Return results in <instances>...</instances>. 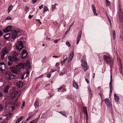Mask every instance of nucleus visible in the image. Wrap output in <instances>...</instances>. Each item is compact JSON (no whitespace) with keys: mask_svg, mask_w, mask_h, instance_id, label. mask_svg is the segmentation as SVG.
Listing matches in <instances>:
<instances>
[{"mask_svg":"<svg viewBox=\"0 0 123 123\" xmlns=\"http://www.w3.org/2000/svg\"><path fill=\"white\" fill-rule=\"evenodd\" d=\"M24 74H23L22 75V77H21V80H23L24 79Z\"/></svg>","mask_w":123,"mask_h":123,"instance_id":"obj_52","label":"nucleus"},{"mask_svg":"<svg viewBox=\"0 0 123 123\" xmlns=\"http://www.w3.org/2000/svg\"><path fill=\"white\" fill-rule=\"evenodd\" d=\"M51 76V74L50 73H49L47 74V77L50 78Z\"/></svg>","mask_w":123,"mask_h":123,"instance_id":"obj_35","label":"nucleus"},{"mask_svg":"<svg viewBox=\"0 0 123 123\" xmlns=\"http://www.w3.org/2000/svg\"><path fill=\"white\" fill-rule=\"evenodd\" d=\"M112 34L113 35L114 39L115 40L116 38V35L115 31L114 30H113L112 31Z\"/></svg>","mask_w":123,"mask_h":123,"instance_id":"obj_27","label":"nucleus"},{"mask_svg":"<svg viewBox=\"0 0 123 123\" xmlns=\"http://www.w3.org/2000/svg\"><path fill=\"white\" fill-rule=\"evenodd\" d=\"M120 37H123V33H122L120 35Z\"/></svg>","mask_w":123,"mask_h":123,"instance_id":"obj_61","label":"nucleus"},{"mask_svg":"<svg viewBox=\"0 0 123 123\" xmlns=\"http://www.w3.org/2000/svg\"><path fill=\"white\" fill-rule=\"evenodd\" d=\"M66 45L67 46H68L69 47H70L71 45L69 42H67L66 43Z\"/></svg>","mask_w":123,"mask_h":123,"instance_id":"obj_34","label":"nucleus"},{"mask_svg":"<svg viewBox=\"0 0 123 123\" xmlns=\"http://www.w3.org/2000/svg\"><path fill=\"white\" fill-rule=\"evenodd\" d=\"M73 86H74L76 89H78V86L77 84L76 83L74 80H73Z\"/></svg>","mask_w":123,"mask_h":123,"instance_id":"obj_20","label":"nucleus"},{"mask_svg":"<svg viewBox=\"0 0 123 123\" xmlns=\"http://www.w3.org/2000/svg\"><path fill=\"white\" fill-rule=\"evenodd\" d=\"M85 80L87 82V83H89V80L86 78L85 79Z\"/></svg>","mask_w":123,"mask_h":123,"instance_id":"obj_48","label":"nucleus"},{"mask_svg":"<svg viewBox=\"0 0 123 123\" xmlns=\"http://www.w3.org/2000/svg\"><path fill=\"white\" fill-rule=\"evenodd\" d=\"M24 68V64L22 63H20L16 67L12 66L10 67V69L13 73L17 74L21 69Z\"/></svg>","mask_w":123,"mask_h":123,"instance_id":"obj_3","label":"nucleus"},{"mask_svg":"<svg viewBox=\"0 0 123 123\" xmlns=\"http://www.w3.org/2000/svg\"><path fill=\"white\" fill-rule=\"evenodd\" d=\"M74 22H73L71 25H70V28L69 29V30H70L71 28V27L73 26L74 24Z\"/></svg>","mask_w":123,"mask_h":123,"instance_id":"obj_49","label":"nucleus"},{"mask_svg":"<svg viewBox=\"0 0 123 123\" xmlns=\"http://www.w3.org/2000/svg\"><path fill=\"white\" fill-rule=\"evenodd\" d=\"M111 80H110V81L109 84V87L110 88V89H113L112 86V75H111H111L110 77Z\"/></svg>","mask_w":123,"mask_h":123,"instance_id":"obj_19","label":"nucleus"},{"mask_svg":"<svg viewBox=\"0 0 123 123\" xmlns=\"http://www.w3.org/2000/svg\"><path fill=\"white\" fill-rule=\"evenodd\" d=\"M82 64V67L84 71H86L87 69V63L86 60L82 59L81 60Z\"/></svg>","mask_w":123,"mask_h":123,"instance_id":"obj_7","label":"nucleus"},{"mask_svg":"<svg viewBox=\"0 0 123 123\" xmlns=\"http://www.w3.org/2000/svg\"><path fill=\"white\" fill-rule=\"evenodd\" d=\"M3 34V32L2 31L0 30V35L1 36Z\"/></svg>","mask_w":123,"mask_h":123,"instance_id":"obj_50","label":"nucleus"},{"mask_svg":"<svg viewBox=\"0 0 123 123\" xmlns=\"http://www.w3.org/2000/svg\"><path fill=\"white\" fill-rule=\"evenodd\" d=\"M2 53L3 54V56L2 55L1 56L2 58V59L4 58V55L7 53V51L6 49L2 51Z\"/></svg>","mask_w":123,"mask_h":123,"instance_id":"obj_21","label":"nucleus"},{"mask_svg":"<svg viewBox=\"0 0 123 123\" xmlns=\"http://www.w3.org/2000/svg\"><path fill=\"white\" fill-rule=\"evenodd\" d=\"M13 7V6L12 5H11L9 7L8 10V13H9L11 10H12V8Z\"/></svg>","mask_w":123,"mask_h":123,"instance_id":"obj_25","label":"nucleus"},{"mask_svg":"<svg viewBox=\"0 0 123 123\" xmlns=\"http://www.w3.org/2000/svg\"><path fill=\"white\" fill-rule=\"evenodd\" d=\"M50 83H49L47 85H45L44 87V88L45 89H46L47 90H51V89H50V86H49L48 87V86H50Z\"/></svg>","mask_w":123,"mask_h":123,"instance_id":"obj_18","label":"nucleus"},{"mask_svg":"<svg viewBox=\"0 0 123 123\" xmlns=\"http://www.w3.org/2000/svg\"><path fill=\"white\" fill-rule=\"evenodd\" d=\"M66 73V71H64V72H62V74H65Z\"/></svg>","mask_w":123,"mask_h":123,"instance_id":"obj_63","label":"nucleus"},{"mask_svg":"<svg viewBox=\"0 0 123 123\" xmlns=\"http://www.w3.org/2000/svg\"><path fill=\"white\" fill-rule=\"evenodd\" d=\"M25 10L26 11H29V8L27 6H25Z\"/></svg>","mask_w":123,"mask_h":123,"instance_id":"obj_43","label":"nucleus"},{"mask_svg":"<svg viewBox=\"0 0 123 123\" xmlns=\"http://www.w3.org/2000/svg\"><path fill=\"white\" fill-rule=\"evenodd\" d=\"M46 39L47 40H50V38L49 37H47Z\"/></svg>","mask_w":123,"mask_h":123,"instance_id":"obj_60","label":"nucleus"},{"mask_svg":"<svg viewBox=\"0 0 123 123\" xmlns=\"http://www.w3.org/2000/svg\"><path fill=\"white\" fill-rule=\"evenodd\" d=\"M12 19V18L10 16H8V17H7V18H6V19H7V20H11Z\"/></svg>","mask_w":123,"mask_h":123,"instance_id":"obj_38","label":"nucleus"},{"mask_svg":"<svg viewBox=\"0 0 123 123\" xmlns=\"http://www.w3.org/2000/svg\"><path fill=\"white\" fill-rule=\"evenodd\" d=\"M36 21L38 22L40 24H41L42 23V22L40 21V19H36Z\"/></svg>","mask_w":123,"mask_h":123,"instance_id":"obj_41","label":"nucleus"},{"mask_svg":"<svg viewBox=\"0 0 123 123\" xmlns=\"http://www.w3.org/2000/svg\"><path fill=\"white\" fill-rule=\"evenodd\" d=\"M59 64H60L59 63H57L56 64V66L58 67V65H59Z\"/></svg>","mask_w":123,"mask_h":123,"instance_id":"obj_58","label":"nucleus"},{"mask_svg":"<svg viewBox=\"0 0 123 123\" xmlns=\"http://www.w3.org/2000/svg\"><path fill=\"white\" fill-rule=\"evenodd\" d=\"M57 5L56 3H55V5H53L52 6V9L53 10H54L55 9H56V7H55V6Z\"/></svg>","mask_w":123,"mask_h":123,"instance_id":"obj_31","label":"nucleus"},{"mask_svg":"<svg viewBox=\"0 0 123 123\" xmlns=\"http://www.w3.org/2000/svg\"><path fill=\"white\" fill-rule=\"evenodd\" d=\"M82 32L80 31L79 32L78 34L77 38V43L76 44H78L80 39L82 35Z\"/></svg>","mask_w":123,"mask_h":123,"instance_id":"obj_10","label":"nucleus"},{"mask_svg":"<svg viewBox=\"0 0 123 123\" xmlns=\"http://www.w3.org/2000/svg\"><path fill=\"white\" fill-rule=\"evenodd\" d=\"M103 59L107 64H109L110 65L113 63V62L112 61L111 58L109 55H104L103 56Z\"/></svg>","mask_w":123,"mask_h":123,"instance_id":"obj_4","label":"nucleus"},{"mask_svg":"<svg viewBox=\"0 0 123 123\" xmlns=\"http://www.w3.org/2000/svg\"><path fill=\"white\" fill-rule=\"evenodd\" d=\"M59 39H58L56 40H55L53 41L54 42V43H57L59 41Z\"/></svg>","mask_w":123,"mask_h":123,"instance_id":"obj_36","label":"nucleus"},{"mask_svg":"<svg viewBox=\"0 0 123 123\" xmlns=\"http://www.w3.org/2000/svg\"><path fill=\"white\" fill-rule=\"evenodd\" d=\"M114 98L115 100L118 101L119 99V97L116 96L115 94H114Z\"/></svg>","mask_w":123,"mask_h":123,"instance_id":"obj_28","label":"nucleus"},{"mask_svg":"<svg viewBox=\"0 0 123 123\" xmlns=\"http://www.w3.org/2000/svg\"><path fill=\"white\" fill-rule=\"evenodd\" d=\"M26 73L27 74H29V70L27 71L26 72Z\"/></svg>","mask_w":123,"mask_h":123,"instance_id":"obj_62","label":"nucleus"},{"mask_svg":"<svg viewBox=\"0 0 123 123\" xmlns=\"http://www.w3.org/2000/svg\"><path fill=\"white\" fill-rule=\"evenodd\" d=\"M24 47L23 43L21 40L18 41L16 45V49L19 51L22 49Z\"/></svg>","mask_w":123,"mask_h":123,"instance_id":"obj_5","label":"nucleus"},{"mask_svg":"<svg viewBox=\"0 0 123 123\" xmlns=\"http://www.w3.org/2000/svg\"><path fill=\"white\" fill-rule=\"evenodd\" d=\"M92 8L94 15H95L97 16L98 14L96 12L95 6L94 5L92 4Z\"/></svg>","mask_w":123,"mask_h":123,"instance_id":"obj_13","label":"nucleus"},{"mask_svg":"<svg viewBox=\"0 0 123 123\" xmlns=\"http://www.w3.org/2000/svg\"><path fill=\"white\" fill-rule=\"evenodd\" d=\"M3 96V94L2 93L0 92V97H2Z\"/></svg>","mask_w":123,"mask_h":123,"instance_id":"obj_53","label":"nucleus"},{"mask_svg":"<svg viewBox=\"0 0 123 123\" xmlns=\"http://www.w3.org/2000/svg\"><path fill=\"white\" fill-rule=\"evenodd\" d=\"M23 116H21L18 118L16 121L15 123H18L20 122L22 120Z\"/></svg>","mask_w":123,"mask_h":123,"instance_id":"obj_24","label":"nucleus"},{"mask_svg":"<svg viewBox=\"0 0 123 123\" xmlns=\"http://www.w3.org/2000/svg\"><path fill=\"white\" fill-rule=\"evenodd\" d=\"M51 72H54L55 71H56L55 69L53 70V69H51Z\"/></svg>","mask_w":123,"mask_h":123,"instance_id":"obj_51","label":"nucleus"},{"mask_svg":"<svg viewBox=\"0 0 123 123\" xmlns=\"http://www.w3.org/2000/svg\"><path fill=\"white\" fill-rule=\"evenodd\" d=\"M43 5L42 4L41 5V6H39V9H41L43 8Z\"/></svg>","mask_w":123,"mask_h":123,"instance_id":"obj_47","label":"nucleus"},{"mask_svg":"<svg viewBox=\"0 0 123 123\" xmlns=\"http://www.w3.org/2000/svg\"><path fill=\"white\" fill-rule=\"evenodd\" d=\"M3 109V107L2 105H0V111H1Z\"/></svg>","mask_w":123,"mask_h":123,"instance_id":"obj_40","label":"nucleus"},{"mask_svg":"<svg viewBox=\"0 0 123 123\" xmlns=\"http://www.w3.org/2000/svg\"><path fill=\"white\" fill-rule=\"evenodd\" d=\"M83 111L86 114H87V107H83Z\"/></svg>","mask_w":123,"mask_h":123,"instance_id":"obj_23","label":"nucleus"},{"mask_svg":"<svg viewBox=\"0 0 123 123\" xmlns=\"http://www.w3.org/2000/svg\"><path fill=\"white\" fill-rule=\"evenodd\" d=\"M105 103L108 107L110 106H111V103L109 99L108 98H106L105 100Z\"/></svg>","mask_w":123,"mask_h":123,"instance_id":"obj_11","label":"nucleus"},{"mask_svg":"<svg viewBox=\"0 0 123 123\" xmlns=\"http://www.w3.org/2000/svg\"><path fill=\"white\" fill-rule=\"evenodd\" d=\"M119 61H120V66L121 68L122 64H121V60L120 59V58H119Z\"/></svg>","mask_w":123,"mask_h":123,"instance_id":"obj_54","label":"nucleus"},{"mask_svg":"<svg viewBox=\"0 0 123 123\" xmlns=\"http://www.w3.org/2000/svg\"><path fill=\"white\" fill-rule=\"evenodd\" d=\"M74 55V53L73 52H72L69 55L68 57V62L70 61L72 59Z\"/></svg>","mask_w":123,"mask_h":123,"instance_id":"obj_14","label":"nucleus"},{"mask_svg":"<svg viewBox=\"0 0 123 123\" xmlns=\"http://www.w3.org/2000/svg\"><path fill=\"white\" fill-rule=\"evenodd\" d=\"M66 90H67L65 88H63L62 91L63 92H65V91H66Z\"/></svg>","mask_w":123,"mask_h":123,"instance_id":"obj_56","label":"nucleus"},{"mask_svg":"<svg viewBox=\"0 0 123 123\" xmlns=\"http://www.w3.org/2000/svg\"><path fill=\"white\" fill-rule=\"evenodd\" d=\"M30 117H29L26 119V121L27 122L30 119Z\"/></svg>","mask_w":123,"mask_h":123,"instance_id":"obj_64","label":"nucleus"},{"mask_svg":"<svg viewBox=\"0 0 123 123\" xmlns=\"http://www.w3.org/2000/svg\"><path fill=\"white\" fill-rule=\"evenodd\" d=\"M12 27L9 26L7 27L3 31L5 32H8L10 31H12Z\"/></svg>","mask_w":123,"mask_h":123,"instance_id":"obj_12","label":"nucleus"},{"mask_svg":"<svg viewBox=\"0 0 123 123\" xmlns=\"http://www.w3.org/2000/svg\"><path fill=\"white\" fill-rule=\"evenodd\" d=\"M11 55H12L9 56L8 57L9 61L8 62L7 64L10 66H12L13 62H17L19 60L17 57L18 54L16 51L13 52Z\"/></svg>","mask_w":123,"mask_h":123,"instance_id":"obj_2","label":"nucleus"},{"mask_svg":"<svg viewBox=\"0 0 123 123\" xmlns=\"http://www.w3.org/2000/svg\"><path fill=\"white\" fill-rule=\"evenodd\" d=\"M5 74L6 78L9 80H10L12 79H14V76H15V75L12 74L9 71H6Z\"/></svg>","mask_w":123,"mask_h":123,"instance_id":"obj_6","label":"nucleus"},{"mask_svg":"<svg viewBox=\"0 0 123 123\" xmlns=\"http://www.w3.org/2000/svg\"><path fill=\"white\" fill-rule=\"evenodd\" d=\"M62 115L65 116L66 117H67V116L66 115L65 112L64 111L62 112Z\"/></svg>","mask_w":123,"mask_h":123,"instance_id":"obj_33","label":"nucleus"},{"mask_svg":"<svg viewBox=\"0 0 123 123\" xmlns=\"http://www.w3.org/2000/svg\"><path fill=\"white\" fill-rule=\"evenodd\" d=\"M58 91L60 92L61 91V90H62V86H61L58 89Z\"/></svg>","mask_w":123,"mask_h":123,"instance_id":"obj_46","label":"nucleus"},{"mask_svg":"<svg viewBox=\"0 0 123 123\" xmlns=\"http://www.w3.org/2000/svg\"><path fill=\"white\" fill-rule=\"evenodd\" d=\"M120 40L122 42H123V37H121V38H120Z\"/></svg>","mask_w":123,"mask_h":123,"instance_id":"obj_59","label":"nucleus"},{"mask_svg":"<svg viewBox=\"0 0 123 123\" xmlns=\"http://www.w3.org/2000/svg\"><path fill=\"white\" fill-rule=\"evenodd\" d=\"M118 14L120 18L122 21H123V14L121 6L120 5L118 6Z\"/></svg>","mask_w":123,"mask_h":123,"instance_id":"obj_8","label":"nucleus"},{"mask_svg":"<svg viewBox=\"0 0 123 123\" xmlns=\"http://www.w3.org/2000/svg\"><path fill=\"white\" fill-rule=\"evenodd\" d=\"M11 114L10 113V114L8 115V116L6 118V120H9L11 117Z\"/></svg>","mask_w":123,"mask_h":123,"instance_id":"obj_29","label":"nucleus"},{"mask_svg":"<svg viewBox=\"0 0 123 123\" xmlns=\"http://www.w3.org/2000/svg\"><path fill=\"white\" fill-rule=\"evenodd\" d=\"M38 119L37 118L35 119L32 121H30L29 123H37L38 122Z\"/></svg>","mask_w":123,"mask_h":123,"instance_id":"obj_22","label":"nucleus"},{"mask_svg":"<svg viewBox=\"0 0 123 123\" xmlns=\"http://www.w3.org/2000/svg\"><path fill=\"white\" fill-rule=\"evenodd\" d=\"M33 16V15H29V16L28 18L29 19H31L32 18Z\"/></svg>","mask_w":123,"mask_h":123,"instance_id":"obj_44","label":"nucleus"},{"mask_svg":"<svg viewBox=\"0 0 123 123\" xmlns=\"http://www.w3.org/2000/svg\"><path fill=\"white\" fill-rule=\"evenodd\" d=\"M10 86L9 85H7L4 88V92L6 93H8V90Z\"/></svg>","mask_w":123,"mask_h":123,"instance_id":"obj_17","label":"nucleus"},{"mask_svg":"<svg viewBox=\"0 0 123 123\" xmlns=\"http://www.w3.org/2000/svg\"><path fill=\"white\" fill-rule=\"evenodd\" d=\"M5 68V66L4 63L1 62L0 64V69L2 70H4Z\"/></svg>","mask_w":123,"mask_h":123,"instance_id":"obj_15","label":"nucleus"},{"mask_svg":"<svg viewBox=\"0 0 123 123\" xmlns=\"http://www.w3.org/2000/svg\"><path fill=\"white\" fill-rule=\"evenodd\" d=\"M67 58H68L67 57H66L65 59H64L63 60V63H64L67 60Z\"/></svg>","mask_w":123,"mask_h":123,"instance_id":"obj_39","label":"nucleus"},{"mask_svg":"<svg viewBox=\"0 0 123 123\" xmlns=\"http://www.w3.org/2000/svg\"><path fill=\"white\" fill-rule=\"evenodd\" d=\"M23 84V83L21 80H19L17 83V85L19 88L22 87Z\"/></svg>","mask_w":123,"mask_h":123,"instance_id":"obj_16","label":"nucleus"},{"mask_svg":"<svg viewBox=\"0 0 123 123\" xmlns=\"http://www.w3.org/2000/svg\"><path fill=\"white\" fill-rule=\"evenodd\" d=\"M21 33L19 30H14L11 31V35L7 34L4 35V39L6 40L9 41L11 37L14 39L16 37H18L19 35H21Z\"/></svg>","mask_w":123,"mask_h":123,"instance_id":"obj_1","label":"nucleus"},{"mask_svg":"<svg viewBox=\"0 0 123 123\" xmlns=\"http://www.w3.org/2000/svg\"><path fill=\"white\" fill-rule=\"evenodd\" d=\"M43 63H44L46 61V58L45 57H44L43 59Z\"/></svg>","mask_w":123,"mask_h":123,"instance_id":"obj_37","label":"nucleus"},{"mask_svg":"<svg viewBox=\"0 0 123 123\" xmlns=\"http://www.w3.org/2000/svg\"><path fill=\"white\" fill-rule=\"evenodd\" d=\"M86 121H87V120H88V113L86 114Z\"/></svg>","mask_w":123,"mask_h":123,"instance_id":"obj_42","label":"nucleus"},{"mask_svg":"<svg viewBox=\"0 0 123 123\" xmlns=\"http://www.w3.org/2000/svg\"><path fill=\"white\" fill-rule=\"evenodd\" d=\"M37 0H33L32 1L33 3L34 4L37 1Z\"/></svg>","mask_w":123,"mask_h":123,"instance_id":"obj_55","label":"nucleus"},{"mask_svg":"<svg viewBox=\"0 0 123 123\" xmlns=\"http://www.w3.org/2000/svg\"><path fill=\"white\" fill-rule=\"evenodd\" d=\"M59 56H55V55H54V56H53V57H55L56 58H58Z\"/></svg>","mask_w":123,"mask_h":123,"instance_id":"obj_57","label":"nucleus"},{"mask_svg":"<svg viewBox=\"0 0 123 123\" xmlns=\"http://www.w3.org/2000/svg\"><path fill=\"white\" fill-rule=\"evenodd\" d=\"M21 55L22 59L26 58L29 56V55L25 49L23 50Z\"/></svg>","mask_w":123,"mask_h":123,"instance_id":"obj_9","label":"nucleus"},{"mask_svg":"<svg viewBox=\"0 0 123 123\" xmlns=\"http://www.w3.org/2000/svg\"><path fill=\"white\" fill-rule=\"evenodd\" d=\"M39 105V104L38 102L35 101L34 103V105L36 108L38 107Z\"/></svg>","mask_w":123,"mask_h":123,"instance_id":"obj_26","label":"nucleus"},{"mask_svg":"<svg viewBox=\"0 0 123 123\" xmlns=\"http://www.w3.org/2000/svg\"><path fill=\"white\" fill-rule=\"evenodd\" d=\"M106 5L107 6H108L110 4V2L108 0L107 1H106Z\"/></svg>","mask_w":123,"mask_h":123,"instance_id":"obj_32","label":"nucleus"},{"mask_svg":"<svg viewBox=\"0 0 123 123\" xmlns=\"http://www.w3.org/2000/svg\"><path fill=\"white\" fill-rule=\"evenodd\" d=\"M99 95L101 97V98H102V99H103V94L102 93H99Z\"/></svg>","mask_w":123,"mask_h":123,"instance_id":"obj_45","label":"nucleus"},{"mask_svg":"<svg viewBox=\"0 0 123 123\" xmlns=\"http://www.w3.org/2000/svg\"><path fill=\"white\" fill-rule=\"evenodd\" d=\"M44 11H43V12L44 13L45 11H46L48 10V9L47 8V7H46L45 6H44V8L43 9Z\"/></svg>","mask_w":123,"mask_h":123,"instance_id":"obj_30","label":"nucleus"}]
</instances>
